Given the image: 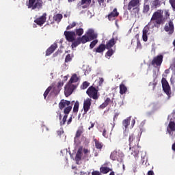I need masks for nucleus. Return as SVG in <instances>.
<instances>
[{
    "instance_id": "obj_23",
    "label": "nucleus",
    "mask_w": 175,
    "mask_h": 175,
    "mask_svg": "<svg viewBox=\"0 0 175 175\" xmlns=\"http://www.w3.org/2000/svg\"><path fill=\"white\" fill-rule=\"evenodd\" d=\"M80 80V77H77V74H73L70 79L68 83L73 84V83H77Z\"/></svg>"
},
{
    "instance_id": "obj_24",
    "label": "nucleus",
    "mask_w": 175,
    "mask_h": 175,
    "mask_svg": "<svg viewBox=\"0 0 175 175\" xmlns=\"http://www.w3.org/2000/svg\"><path fill=\"white\" fill-rule=\"evenodd\" d=\"M111 102L112 101L110 98H107L104 103L99 106V109H105V107H107V106H109Z\"/></svg>"
},
{
    "instance_id": "obj_41",
    "label": "nucleus",
    "mask_w": 175,
    "mask_h": 175,
    "mask_svg": "<svg viewBox=\"0 0 175 175\" xmlns=\"http://www.w3.org/2000/svg\"><path fill=\"white\" fill-rule=\"evenodd\" d=\"M76 25H77L76 22H72V24H70L68 26H67L66 27L67 31H69V29H72V28H75Z\"/></svg>"
},
{
    "instance_id": "obj_13",
    "label": "nucleus",
    "mask_w": 175,
    "mask_h": 175,
    "mask_svg": "<svg viewBox=\"0 0 175 175\" xmlns=\"http://www.w3.org/2000/svg\"><path fill=\"white\" fill-rule=\"evenodd\" d=\"M164 31L168 33V35H172L174 32V25L173 24V21H170L168 23H166L164 27Z\"/></svg>"
},
{
    "instance_id": "obj_61",
    "label": "nucleus",
    "mask_w": 175,
    "mask_h": 175,
    "mask_svg": "<svg viewBox=\"0 0 175 175\" xmlns=\"http://www.w3.org/2000/svg\"><path fill=\"white\" fill-rule=\"evenodd\" d=\"M75 1L76 0H68V2L70 3V2H75Z\"/></svg>"
},
{
    "instance_id": "obj_12",
    "label": "nucleus",
    "mask_w": 175,
    "mask_h": 175,
    "mask_svg": "<svg viewBox=\"0 0 175 175\" xmlns=\"http://www.w3.org/2000/svg\"><path fill=\"white\" fill-rule=\"evenodd\" d=\"M46 20H47V14L44 13L41 16H39L38 18H36L34 20V23L37 24V25H39L40 27H42L43 24L46 23Z\"/></svg>"
},
{
    "instance_id": "obj_21",
    "label": "nucleus",
    "mask_w": 175,
    "mask_h": 175,
    "mask_svg": "<svg viewBox=\"0 0 175 175\" xmlns=\"http://www.w3.org/2000/svg\"><path fill=\"white\" fill-rule=\"evenodd\" d=\"M92 0H81L79 3V6H82V9H87L91 5Z\"/></svg>"
},
{
    "instance_id": "obj_9",
    "label": "nucleus",
    "mask_w": 175,
    "mask_h": 175,
    "mask_svg": "<svg viewBox=\"0 0 175 175\" xmlns=\"http://www.w3.org/2000/svg\"><path fill=\"white\" fill-rule=\"evenodd\" d=\"M86 94L90 98H92V99H94L95 100L99 98L98 96V90L94 86L89 87L86 91Z\"/></svg>"
},
{
    "instance_id": "obj_56",
    "label": "nucleus",
    "mask_w": 175,
    "mask_h": 175,
    "mask_svg": "<svg viewBox=\"0 0 175 175\" xmlns=\"http://www.w3.org/2000/svg\"><path fill=\"white\" fill-rule=\"evenodd\" d=\"M94 126H95V123H91V126L89 127V131L91 129V128H94Z\"/></svg>"
},
{
    "instance_id": "obj_11",
    "label": "nucleus",
    "mask_w": 175,
    "mask_h": 175,
    "mask_svg": "<svg viewBox=\"0 0 175 175\" xmlns=\"http://www.w3.org/2000/svg\"><path fill=\"white\" fill-rule=\"evenodd\" d=\"M92 100L90 98H86L84 102H83V117L88 113V111L90 109H91V105Z\"/></svg>"
},
{
    "instance_id": "obj_4",
    "label": "nucleus",
    "mask_w": 175,
    "mask_h": 175,
    "mask_svg": "<svg viewBox=\"0 0 175 175\" xmlns=\"http://www.w3.org/2000/svg\"><path fill=\"white\" fill-rule=\"evenodd\" d=\"M26 6L31 10H40L43 9V0H29Z\"/></svg>"
},
{
    "instance_id": "obj_6",
    "label": "nucleus",
    "mask_w": 175,
    "mask_h": 175,
    "mask_svg": "<svg viewBox=\"0 0 175 175\" xmlns=\"http://www.w3.org/2000/svg\"><path fill=\"white\" fill-rule=\"evenodd\" d=\"M139 6H140V0H131L128 5V10L131 12L133 9L135 13H139V10H140Z\"/></svg>"
},
{
    "instance_id": "obj_15",
    "label": "nucleus",
    "mask_w": 175,
    "mask_h": 175,
    "mask_svg": "<svg viewBox=\"0 0 175 175\" xmlns=\"http://www.w3.org/2000/svg\"><path fill=\"white\" fill-rule=\"evenodd\" d=\"M86 35L89 38V40H94L95 39H98V33L95 32V31L92 29H88L86 32Z\"/></svg>"
},
{
    "instance_id": "obj_10",
    "label": "nucleus",
    "mask_w": 175,
    "mask_h": 175,
    "mask_svg": "<svg viewBox=\"0 0 175 175\" xmlns=\"http://www.w3.org/2000/svg\"><path fill=\"white\" fill-rule=\"evenodd\" d=\"M162 62H163V55H158L153 58L151 62V64L152 66L160 68L161 65H162Z\"/></svg>"
},
{
    "instance_id": "obj_36",
    "label": "nucleus",
    "mask_w": 175,
    "mask_h": 175,
    "mask_svg": "<svg viewBox=\"0 0 175 175\" xmlns=\"http://www.w3.org/2000/svg\"><path fill=\"white\" fill-rule=\"evenodd\" d=\"M72 58H73V55L68 54L66 56L65 62L66 63L70 62Z\"/></svg>"
},
{
    "instance_id": "obj_49",
    "label": "nucleus",
    "mask_w": 175,
    "mask_h": 175,
    "mask_svg": "<svg viewBox=\"0 0 175 175\" xmlns=\"http://www.w3.org/2000/svg\"><path fill=\"white\" fill-rule=\"evenodd\" d=\"M137 46L138 47V49H142V43H140V41H137Z\"/></svg>"
},
{
    "instance_id": "obj_22",
    "label": "nucleus",
    "mask_w": 175,
    "mask_h": 175,
    "mask_svg": "<svg viewBox=\"0 0 175 175\" xmlns=\"http://www.w3.org/2000/svg\"><path fill=\"white\" fill-rule=\"evenodd\" d=\"M106 50V45L105 44H100L97 48L94 49L95 53H102Z\"/></svg>"
},
{
    "instance_id": "obj_2",
    "label": "nucleus",
    "mask_w": 175,
    "mask_h": 175,
    "mask_svg": "<svg viewBox=\"0 0 175 175\" xmlns=\"http://www.w3.org/2000/svg\"><path fill=\"white\" fill-rule=\"evenodd\" d=\"M59 110H64V113L62 120L60 122V125L62 126L65 125V122H66V120H68V116H69V113L72 111V107L70 105V101L64 99L61 100L59 103Z\"/></svg>"
},
{
    "instance_id": "obj_43",
    "label": "nucleus",
    "mask_w": 175,
    "mask_h": 175,
    "mask_svg": "<svg viewBox=\"0 0 175 175\" xmlns=\"http://www.w3.org/2000/svg\"><path fill=\"white\" fill-rule=\"evenodd\" d=\"M170 3L173 9V11L175 12V0H170Z\"/></svg>"
},
{
    "instance_id": "obj_52",
    "label": "nucleus",
    "mask_w": 175,
    "mask_h": 175,
    "mask_svg": "<svg viewBox=\"0 0 175 175\" xmlns=\"http://www.w3.org/2000/svg\"><path fill=\"white\" fill-rule=\"evenodd\" d=\"M103 81H104L103 78H100L99 85H100V84H103Z\"/></svg>"
},
{
    "instance_id": "obj_51",
    "label": "nucleus",
    "mask_w": 175,
    "mask_h": 175,
    "mask_svg": "<svg viewBox=\"0 0 175 175\" xmlns=\"http://www.w3.org/2000/svg\"><path fill=\"white\" fill-rule=\"evenodd\" d=\"M57 114H59V120L61 121V120H62V115L61 114V112H57Z\"/></svg>"
},
{
    "instance_id": "obj_50",
    "label": "nucleus",
    "mask_w": 175,
    "mask_h": 175,
    "mask_svg": "<svg viewBox=\"0 0 175 175\" xmlns=\"http://www.w3.org/2000/svg\"><path fill=\"white\" fill-rule=\"evenodd\" d=\"M72 122V116H70L67 122V125H70V124Z\"/></svg>"
},
{
    "instance_id": "obj_34",
    "label": "nucleus",
    "mask_w": 175,
    "mask_h": 175,
    "mask_svg": "<svg viewBox=\"0 0 175 175\" xmlns=\"http://www.w3.org/2000/svg\"><path fill=\"white\" fill-rule=\"evenodd\" d=\"M84 33V29L82 28L76 29H75V35H77V36H81Z\"/></svg>"
},
{
    "instance_id": "obj_35",
    "label": "nucleus",
    "mask_w": 175,
    "mask_h": 175,
    "mask_svg": "<svg viewBox=\"0 0 175 175\" xmlns=\"http://www.w3.org/2000/svg\"><path fill=\"white\" fill-rule=\"evenodd\" d=\"M90 87V82L84 81L81 85V90H87Z\"/></svg>"
},
{
    "instance_id": "obj_29",
    "label": "nucleus",
    "mask_w": 175,
    "mask_h": 175,
    "mask_svg": "<svg viewBox=\"0 0 175 175\" xmlns=\"http://www.w3.org/2000/svg\"><path fill=\"white\" fill-rule=\"evenodd\" d=\"M111 169L108 167H101L100 168V173H103V174H107L109 172H111Z\"/></svg>"
},
{
    "instance_id": "obj_26",
    "label": "nucleus",
    "mask_w": 175,
    "mask_h": 175,
    "mask_svg": "<svg viewBox=\"0 0 175 175\" xmlns=\"http://www.w3.org/2000/svg\"><path fill=\"white\" fill-rule=\"evenodd\" d=\"M78 39H79V42L83 43V44H85L87 42H91L87 34L83 35L81 38H78Z\"/></svg>"
},
{
    "instance_id": "obj_32",
    "label": "nucleus",
    "mask_w": 175,
    "mask_h": 175,
    "mask_svg": "<svg viewBox=\"0 0 175 175\" xmlns=\"http://www.w3.org/2000/svg\"><path fill=\"white\" fill-rule=\"evenodd\" d=\"M79 106L80 103H79V101H76L73 107V113H77L79 111Z\"/></svg>"
},
{
    "instance_id": "obj_60",
    "label": "nucleus",
    "mask_w": 175,
    "mask_h": 175,
    "mask_svg": "<svg viewBox=\"0 0 175 175\" xmlns=\"http://www.w3.org/2000/svg\"><path fill=\"white\" fill-rule=\"evenodd\" d=\"M170 72V70L169 69H167L165 70V73L168 74Z\"/></svg>"
},
{
    "instance_id": "obj_53",
    "label": "nucleus",
    "mask_w": 175,
    "mask_h": 175,
    "mask_svg": "<svg viewBox=\"0 0 175 175\" xmlns=\"http://www.w3.org/2000/svg\"><path fill=\"white\" fill-rule=\"evenodd\" d=\"M148 175H154V171H152V170L148 171Z\"/></svg>"
},
{
    "instance_id": "obj_55",
    "label": "nucleus",
    "mask_w": 175,
    "mask_h": 175,
    "mask_svg": "<svg viewBox=\"0 0 175 175\" xmlns=\"http://www.w3.org/2000/svg\"><path fill=\"white\" fill-rule=\"evenodd\" d=\"M98 2L99 3V5H102V3H103V2H105V0H98Z\"/></svg>"
},
{
    "instance_id": "obj_46",
    "label": "nucleus",
    "mask_w": 175,
    "mask_h": 175,
    "mask_svg": "<svg viewBox=\"0 0 175 175\" xmlns=\"http://www.w3.org/2000/svg\"><path fill=\"white\" fill-rule=\"evenodd\" d=\"M170 83L173 85L175 83V75H172L171 79H170Z\"/></svg>"
},
{
    "instance_id": "obj_37",
    "label": "nucleus",
    "mask_w": 175,
    "mask_h": 175,
    "mask_svg": "<svg viewBox=\"0 0 175 175\" xmlns=\"http://www.w3.org/2000/svg\"><path fill=\"white\" fill-rule=\"evenodd\" d=\"M96 44H98V39H95L90 42V49H94Z\"/></svg>"
},
{
    "instance_id": "obj_20",
    "label": "nucleus",
    "mask_w": 175,
    "mask_h": 175,
    "mask_svg": "<svg viewBox=\"0 0 175 175\" xmlns=\"http://www.w3.org/2000/svg\"><path fill=\"white\" fill-rule=\"evenodd\" d=\"M81 157H83V146H80L75 156L76 162H80L81 161Z\"/></svg>"
},
{
    "instance_id": "obj_33",
    "label": "nucleus",
    "mask_w": 175,
    "mask_h": 175,
    "mask_svg": "<svg viewBox=\"0 0 175 175\" xmlns=\"http://www.w3.org/2000/svg\"><path fill=\"white\" fill-rule=\"evenodd\" d=\"M81 42H80V40L79 38L77 39V40L73 41L72 44H71V47L72 49H75L76 47H77V46H79V44H80Z\"/></svg>"
},
{
    "instance_id": "obj_59",
    "label": "nucleus",
    "mask_w": 175,
    "mask_h": 175,
    "mask_svg": "<svg viewBox=\"0 0 175 175\" xmlns=\"http://www.w3.org/2000/svg\"><path fill=\"white\" fill-rule=\"evenodd\" d=\"M165 16L166 17H169V16H170V14H169V12H165Z\"/></svg>"
},
{
    "instance_id": "obj_54",
    "label": "nucleus",
    "mask_w": 175,
    "mask_h": 175,
    "mask_svg": "<svg viewBox=\"0 0 175 175\" xmlns=\"http://www.w3.org/2000/svg\"><path fill=\"white\" fill-rule=\"evenodd\" d=\"M84 154H88L90 152V150L88 149H83Z\"/></svg>"
},
{
    "instance_id": "obj_45",
    "label": "nucleus",
    "mask_w": 175,
    "mask_h": 175,
    "mask_svg": "<svg viewBox=\"0 0 175 175\" xmlns=\"http://www.w3.org/2000/svg\"><path fill=\"white\" fill-rule=\"evenodd\" d=\"M61 87H64V81H59L57 83V88H61Z\"/></svg>"
},
{
    "instance_id": "obj_39",
    "label": "nucleus",
    "mask_w": 175,
    "mask_h": 175,
    "mask_svg": "<svg viewBox=\"0 0 175 175\" xmlns=\"http://www.w3.org/2000/svg\"><path fill=\"white\" fill-rule=\"evenodd\" d=\"M149 11H150V5L144 4V9H143V13H148Z\"/></svg>"
},
{
    "instance_id": "obj_25",
    "label": "nucleus",
    "mask_w": 175,
    "mask_h": 175,
    "mask_svg": "<svg viewBox=\"0 0 175 175\" xmlns=\"http://www.w3.org/2000/svg\"><path fill=\"white\" fill-rule=\"evenodd\" d=\"M119 88L120 95H124V94H126V91H128V88L125 86V84L121 83L119 86Z\"/></svg>"
},
{
    "instance_id": "obj_44",
    "label": "nucleus",
    "mask_w": 175,
    "mask_h": 175,
    "mask_svg": "<svg viewBox=\"0 0 175 175\" xmlns=\"http://www.w3.org/2000/svg\"><path fill=\"white\" fill-rule=\"evenodd\" d=\"M142 39L144 40V42H147L148 38L147 37V33H142Z\"/></svg>"
},
{
    "instance_id": "obj_7",
    "label": "nucleus",
    "mask_w": 175,
    "mask_h": 175,
    "mask_svg": "<svg viewBox=\"0 0 175 175\" xmlns=\"http://www.w3.org/2000/svg\"><path fill=\"white\" fill-rule=\"evenodd\" d=\"M77 88V85L71 84L68 82V83L64 87V95L66 98L70 96L73 94L74 90Z\"/></svg>"
},
{
    "instance_id": "obj_18",
    "label": "nucleus",
    "mask_w": 175,
    "mask_h": 175,
    "mask_svg": "<svg viewBox=\"0 0 175 175\" xmlns=\"http://www.w3.org/2000/svg\"><path fill=\"white\" fill-rule=\"evenodd\" d=\"M162 5V2L161 0H153L151 1L150 8L152 10L158 9V8H161Z\"/></svg>"
},
{
    "instance_id": "obj_58",
    "label": "nucleus",
    "mask_w": 175,
    "mask_h": 175,
    "mask_svg": "<svg viewBox=\"0 0 175 175\" xmlns=\"http://www.w3.org/2000/svg\"><path fill=\"white\" fill-rule=\"evenodd\" d=\"M131 124L133 125H135V124H136V120H135V119H133L132 121H131Z\"/></svg>"
},
{
    "instance_id": "obj_27",
    "label": "nucleus",
    "mask_w": 175,
    "mask_h": 175,
    "mask_svg": "<svg viewBox=\"0 0 175 175\" xmlns=\"http://www.w3.org/2000/svg\"><path fill=\"white\" fill-rule=\"evenodd\" d=\"M94 142L96 148L99 150V151H102V148H103V143L98 141V139H94Z\"/></svg>"
},
{
    "instance_id": "obj_3",
    "label": "nucleus",
    "mask_w": 175,
    "mask_h": 175,
    "mask_svg": "<svg viewBox=\"0 0 175 175\" xmlns=\"http://www.w3.org/2000/svg\"><path fill=\"white\" fill-rule=\"evenodd\" d=\"M130 149L132 148L133 152L131 155H133L135 159H137L139 157V151L136 150V147L139 146V142H140V137L135 136V134L129 135V138Z\"/></svg>"
},
{
    "instance_id": "obj_30",
    "label": "nucleus",
    "mask_w": 175,
    "mask_h": 175,
    "mask_svg": "<svg viewBox=\"0 0 175 175\" xmlns=\"http://www.w3.org/2000/svg\"><path fill=\"white\" fill-rule=\"evenodd\" d=\"M110 158L112 161H117V159H118V154L116 150L111 153Z\"/></svg>"
},
{
    "instance_id": "obj_63",
    "label": "nucleus",
    "mask_w": 175,
    "mask_h": 175,
    "mask_svg": "<svg viewBox=\"0 0 175 175\" xmlns=\"http://www.w3.org/2000/svg\"><path fill=\"white\" fill-rule=\"evenodd\" d=\"M109 175H116V174H114V172H111L109 174Z\"/></svg>"
},
{
    "instance_id": "obj_62",
    "label": "nucleus",
    "mask_w": 175,
    "mask_h": 175,
    "mask_svg": "<svg viewBox=\"0 0 175 175\" xmlns=\"http://www.w3.org/2000/svg\"><path fill=\"white\" fill-rule=\"evenodd\" d=\"M66 80H68V77L65 76L64 77V81H66Z\"/></svg>"
},
{
    "instance_id": "obj_57",
    "label": "nucleus",
    "mask_w": 175,
    "mask_h": 175,
    "mask_svg": "<svg viewBox=\"0 0 175 175\" xmlns=\"http://www.w3.org/2000/svg\"><path fill=\"white\" fill-rule=\"evenodd\" d=\"M172 148L173 151H175V143H174L172 144Z\"/></svg>"
},
{
    "instance_id": "obj_38",
    "label": "nucleus",
    "mask_w": 175,
    "mask_h": 175,
    "mask_svg": "<svg viewBox=\"0 0 175 175\" xmlns=\"http://www.w3.org/2000/svg\"><path fill=\"white\" fill-rule=\"evenodd\" d=\"M53 88H51V86H49L44 92V99H46V98H47V95H49V94H50V92L51 91Z\"/></svg>"
},
{
    "instance_id": "obj_16",
    "label": "nucleus",
    "mask_w": 175,
    "mask_h": 175,
    "mask_svg": "<svg viewBox=\"0 0 175 175\" xmlns=\"http://www.w3.org/2000/svg\"><path fill=\"white\" fill-rule=\"evenodd\" d=\"M167 132L170 136H173V132H175V122L170 120L168 126L167 128Z\"/></svg>"
},
{
    "instance_id": "obj_14",
    "label": "nucleus",
    "mask_w": 175,
    "mask_h": 175,
    "mask_svg": "<svg viewBox=\"0 0 175 175\" xmlns=\"http://www.w3.org/2000/svg\"><path fill=\"white\" fill-rule=\"evenodd\" d=\"M64 36L68 42H75L76 39V32L75 31H64Z\"/></svg>"
},
{
    "instance_id": "obj_5",
    "label": "nucleus",
    "mask_w": 175,
    "mask_h": 175,
    "mask_svg": "<svg viewBox=\"0 0 175 175\" xmlns=\"http://www.w3.org/2000/svg\"><path fill=\"white\" fill-rule=\"evenodd\" d=\"M117 43V41L114 38L109 40L108 42H107L105 44V49L108 50V51L105 53V57H111L114 53H116V50H113L112 47H114L116 44Z\"/></svg>"
},
{
    "instance_id": "obj_1",
    "label": "nucleus",
    "mask_w": 175,
    "mask_h": 175,
    "mask_svg": "<svg viewBox=\"0 0 175 175\" xmlns=\"http://www.w3.org/2000/svg\"><path fill=\"white\" fill-rule=\"evenodd\" d=\"M165 23H166V18L163 16V11L159 10L153 13L150 21L143 29V33L147 34L150 31L149 25H151V24H153V28H159Z\"/></svg>"
},
{
    "instance_id": "obj_31",
    "label": "nucleus",
    "mask_w": 175,
    "mask_h": 175,
    "mask_svg": "<svg viewBox=\"0 0 175 175\" xmlns=\"http://www.w3.org/2000/svg\"><path fill=\"white\" fill-rule=\"evenodd\" d=\"M83 132H84V129H83V127H79L77 131L75 137H80L81 135H83Z\"/></svg>"
},
{
    "instance_id": "obj_19",
    "label": "nucleus",
    "mask_w": 175,
    "mask_h": 175,
    "mask_svg": "<svg viewBox=\"0 0 175 175\" xmlns=\"http://www.w3.org/2000/svg\"><path fill=\"white\" fill-rule=\"evenodd\" d=\"M57 47H58V45L57 44V43H54L53 44H52V45L46 51V56L51 55V54H53V53H54V51H55V50L57 49Z\"/></svg>"
},
{
    "instance_id": "obj_64",
    "label": "nucleus",
    "mask_w": 175,
    "mask_h": 175,
    "mask_svg": "<svg viewBox=\"0 0 175 175\" xmlns=\"http://www.w3.org/2000/svg\"><path fill=\"white\" fill-rule=\"evenodd\" d=\"M57 135H59V136H61V131H57Z\"/></svg>"
},
{
    "instance_id": "obj_42",
    "label": "nucleus",
    "mask_w": 175,
    "mask_h": 175,
    "mask_svg": "<svg viewBox=\"0 0 175 175\" xmlns=\"http://www.w3.org/2000/svg\"><path fill=\"white\" fill-rule=\"evenodd\" d=\"M103 136L104 137H105L106 139H107L109 137V133H107V131L105 130V129H103Z\"/></svg>"
},
{
    "instance_id": "obj_40",
    "label": "nucleus",
    "mask_w": 175,
    "mask_h": 175,
    "mask_svg": "<svg viewBox=\"0 0 175 175\" xmlns=\"http://www.w3.org/2000/svg\"><path fill=\"white\" fill-rule=\"evenodd\" d=\"M129 122H129V119H125L123 120L122 125L124 126V128H126H126H128V126H129Z\"/></svg>"
},
{
    "instance_id": "obj_8",
    "label": "nucleus",
    "mask_w": 175,
    "mask_h": 175,
    "mask_svg": "<svg viewBox=\"0 0 175 175\" xmlns=\"http://www.w3.org/2000/svg\"><path fill=\"white\" fill-rule=\"evenodd\" d=\"M161 83L163 91H164L165 94H166L168 98H170V96L172 95V92L170 90V85H169V82H167V80H166L165 78H162Z\"/></svg>"
},
{
    "instance_id": "obj_47",
    "label": "nucleus",
    "mask_w": 175,
    "mask_h": 175,
    "mask_svg": "<svg viewBox=\"0 0 175 175\" xmlns=\"http://www.w3.org/2000/svg\"><path fill=\"white\" fill-rule=\"evenodd\" d=\"M92 175H100V172L99 171H94L92 172Z\"/></svg>"
},
{
    "instance_id": "obj_28",
    "label": "nucleus",
    "mask_w": 175,
    "mask_h": 175,
    "mask_svg": "<svg viewBox=\"0 0 175 175\" xmlns=\"http://www.w3.org/2000/svg\"><path fill=\"white\" fill-rule=\"evenodd\" d=\"M63 17L64 16L62 15V14H57L53 16V20L54 21H57V23H61Z\"/></svg>"
},
{
    "instance_id": "obj_17",
    "label": "nucleus",
    "mask_w": 175,
    "mask_h": 175,
    "mask_svg": "<svg viewBox=\"0 0 175 175\" xmlns=\"http://www.w3.org/2000/svg\"><path fill=\"white\" fill-rule=\"evenodd\" d=\"M118 16H120V12H118L117 8H114L113 10L108 14V20L113 21V20H115L116 17H118Z\"/></svg>"
},
{
    "instance_id": "obj_48",
    "label": "nucleus",
    "mask_w": 175,
    "mask_h": 175,
    "mask_svg": "<svg viewBox=\"0 0 175 175\" xmlns=\"http://www.w3.org/2000/svg\"><path fill=\"white\" fill-rule=\"evenodd\" d=\"M175 68V63L173 62L172 64H171V66H170V69H171V70H173V69H174Z\"/></svg>"
}]
</instances>
